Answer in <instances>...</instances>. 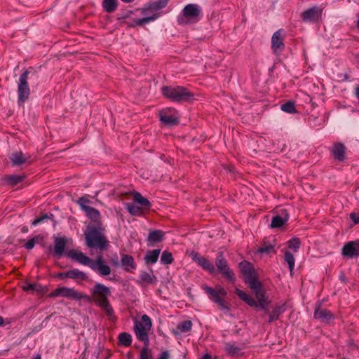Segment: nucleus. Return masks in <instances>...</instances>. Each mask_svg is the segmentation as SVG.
Here are the masks:
<instances>
[{"label": "nucleus", "mask_w": 359, "mask_h": 359, "mask_svg": "<svg viewBox=\"0 0 359 359\" xmlns=\"http://www.w3.org/2000/svg\"><path fill=\"white\" fill-rule=\"evenodd\" d=\"M248 287L253 291L257 300L238 288L236 289L235 292L241 300L250 307L264 311V313L262 316V318H264L269 312L268 306L271 303V301L268 300L266 290L259 280L255 282V285L252 283L248 285Z\"/></svg>", "instance_id": "obj_1"}, {"label": "nucleus", "mask_w": 359, "mask_h": 359, "mask_svg": "<svg viewBox=\"0 0 359 359\" xmlns=\"http://www.w3.org/2000/svg\"><path fill=\"white\" fill-rule=\"evenodd\" d=\"M90 291V296L82 292L81 299L90 303L93 302L111 319L114 316V311L109 300V297L111 294L110 288L104 284L96 283Z\"/></svg>", "instance_id": "obj_2"}, {"label": "nucleus", "mask_w": 359, "mask_h": 359, "mask_svg": "<svg viewBox=\"0 0 359 359\" xmlns=\"http://www.w3.org/2000/svg\"><path fill=\"white\" fill-rule=\"evenodd\" d=\"M67 255L75 259L79 264L89 266L93 271L102 276H109L111 273V268L106 264L105 260L100 254L97 256L95 260L85 255L82 252L76 250H71L67 252Z\"/></svg>", "instance_id": "obj_3"}, {"label": "nucleus", "mask_w": 359, "mask_h": 359, "mask_svg": "<svg viewBox=\"0 0 359 359\" xmlns=\"http://www.w3.org/2000/svg\"><path fill=\"white\" fill-rule=\"evenodd\" d=\"M86 245L89 248L99 250L102 253L109 247V241L104 235V228L101 224H89L84 232Z\"/></svg>", "instance_id": "obj_4"}, {"label": "nucleus", "mask_w": 359, "mask_h": 359, "mask_svg": "<svg viewBox=\"0 0 359 359\" xmlns=\"http://www.w3.org/2000/svg\"><path fill=\"white\" fill-rule=\"evenodd\" d=\"M162 95L167 99L181 103L183 102H189L194 100V94L188 88L181 86H166L161 88Z\"/></svg>", "instance_id": "obj_5"}, {"label": "nucleus", "mask_w": 359, "mask_h": 359, "mask_svg": "<svg viewBox=\"0 0 359 359\" xmlns=\"http://www.w3.org/2000/svg\"><path fill=\"white\" fill-rule=\"evenodd\" d=\"M203 290L208 295L210 299L219 306V309L228 312L231 309V304L224 299L227 295L226 290L220 285H217L215 289L209 286H204Z\"/></svg>", "instance_id": "obj_6"}, {"label": "nucleus", "mask_w": 359, "mask_h": 359, "mask_svg": "<svg viewBox=\"0 0 359 359\" xmlns=\"http://www.w3.org/2000/svg\"><path fill=\"white\" fill-rule=\"evenodd\" d=\"M151 327L152 322L147 314L142 316L141 321L137 320L135 321L134 332L136 337L139 341H142L146 346L149 345L148 332L151 329Z\"/></svg>", "instance_id": "obj_7"}, {"label": "nucleus", "mask_w": 359, "mask_h": 359, "mask_svg": "<svg viewBox=\"0 0 359 359\" xmlns=\"http://www.w3.org/2000/svg\"><path fill=\"white\" fill-rule=\"evenodd\" d=\"M215 264L216 273H219L222 274V276L231 283H235L236 280L235 273L233 270L230 269L223 252H219L217 253L215 259Z\"/></svg>", "instance_id": "obj_8"}, {"label": "nucleus", "mask_w": 359, "mask_h": 359, "mask_svg": "<svg viewBox=\"0 0 359 359\" xmlns=\"http://www.w3.org/2000/svg\"><path fill=\"white\" fill-rule=\"evenodd\" d=\"M201 14L200 7L194 4H187L182 11V14L177 17L179 25H187L198 21V17Z\"/></svg>", "instance_id": "obj_9"}, {"label": "nucleus", "mask_w": 359, "mask_h": 359, "mask_svg": "<svg viewBox=\"0 0 359 359\" xmlns=\"http://www.w3.org/2000/svg\"><path fill=\"white\" fill-rule=\"evenodd\" d=\"M29 74V71L26 69L20 76L18 88L19 103H24L29 98L30 94L27 82Z\"/></svg>", "instance_id": "obj_10"}, {"label": "nucleus", "mask_w": 359, "mask_h": 359, "mask_svg": "<svg viewBox=\"0 0 359 359\" xmlns=\"http://www.w3.org/2000/svg\"><path fill=\"white\" fill-rule=\"evenodd\" d=\"M82 292H79L74 288L67 287H59L53 290L48 294V297L53 298L56 297H66L72 300H81Z\"/></svg>", "instance_id": "obj_11"}, {"label": "nucleus", "mask_w": 359, "mask_h": 359, "mask_svg": "<svg viewBox=\"0 0 359 359\" xmlns=\"http://www.w3.org/2000/svg\"><path fill=\"white\" fill-rule=\"evenodd\" d=\"M241 272L243 274L244 282L248 285H255V282L259 280L257 273L251 263L247 261L242 262L239 264Z\"/></svg>", "instance_id": "obj_12"}, {"label": "nucleus", "mask_w": 359, "mask_h": 359, "mask_svg": "<svg viewBox=\"0 0 359 359\" xmlns=\"http://www.w3.org/2000/svg\"><path fill=\"white\" fill-rule=\"evenodd\" d=\"M285 34L283 29L275 32L271 37V49L276 55H280L285 48Z\"/></svg>", "instance_id": "obj_13"}, {"label": "nucleus", "mask_w": 359, "mask_h": 359, "mask_svg": "<svg viewBox=\"0 0 359 359\" xmlns=\"http://www.w3.org/2000/svg\"><path fill=\"white\" fill-rule=\"evenodd\" d=\"M177 111L173 108H167L159 111V119L165 126H175L179 120L176 116Z\"/></svg>", "instance_id": "obj_14"}, {"label": "nucleus", "mask_w": 359, "mask_h": 359, "mask_svg": "<svg viewBox=\"0 0 359 359\" xmlns=\"http://www.w3.org/2000/svg\"><path fill=\"white\" fill-rule=\"evenodd\" d=\"M192 259L201 266L204 270L209 272L210 274L214 275L216 273V269L214 264L210 262L207 258L201 256L197 252H193L191 254Z\"/></svg>", "instance_id": "obj_15"}, {"label": "nucleus", "mask_w": 359, "mask_h": 359, "mask_svg": "<svg viewBox=\"0 0 359 359\" xmlns=\"http://www.w3.org/2000/svg\"><path fill=\"white\" fill-rule=\"evenodd\" d=\"M88 200L84 197H81L79 198L78 203L81 205V208L85 210L87 216L91 219L93 224H90L91 225H98V224H101L100 222V214L99 211L92 207L85 205L83 203L87 202Z\"/></svg>", "instance_id": "obj_16"}, {"label": "nucleus", "mask_w": 359, "mask_h": 359, "mask_svg": "<svg viewBox=\"0 0 359 359\" xmlns=\"http://www.w3.org/2000/svg\"><path fill=\"white\" fill-rule=\"evenodd\" d=\"M341 254L349 258L359 256V240L348 242L342 248Z\"/></svg>", "instance_id": "obj_17"}, {"label": "nucleus", "mask_w": 359, "mask_h": 359, "mask_svg": "<svg viewBox=\"0 0 359 359\" xmlns=\"http://www.w3.org/2000/svg\"><path fill=\"white\" fill-rule=\"evenodd\" d=\"M121 263L123 269L127 272L133 273L136 269L137 266L132 255L122 254Z\"/></svg>", "instance_id": "obj_18"}, {"label": "nucleus", "mask_w": 359, "mask_h": 359, "mask_svg": "<svg viewBox=\"0 0 359 359\" xmlns=\"http://www.w3.org/2000/svg\"><path fill=\"white\" fill-rule=\"evenodd\" d=\"M322 10L317 6L306 10L302 13V18L304 21H316L321 15Z\"/></svg>", "instance_id": "obj_19"}, {"label": "nucleus", "mask_w": 359, "mask_h": 359, "mask_svg": "<svg viewBox=\"0 0 359 359\" xmlns=\"http://www.w3.org/2000/svg\"><path fill=\"white\" fill-rule=\"evenodd\" d=\"M66 245L67 240L65 238H57L55 241L53 257L60 258L65 252Z\"/></svg>", "instance_id": "obj_20"}, {"label": "nucleus", "mask_w": 359, "mask_h": 359, "mask_svg": "<svg viewBox=\"0 0 359 359\" xmlns=\"http://www.w3.org/2000/svg\"><path fill=\"white\" fill-rule=\"evenodd\" d=\"M314 318L320 321H328L333 318V315L330 311L327 309H321L320 306H318L314 311Z\"/></svg>", "instance_id": "obj_21"}, {"label": "nucleus", "mask_w": 359, "mask_h": 359, "mask_svg": "<svg viewBox=\"0 0 359 359\" xmlns=\"http://www.w3.org/2000/svg\"><path fill=\"white\" fill-rule=\"evenodd\" d=\"M285 311V304L279 305H276L271 312H268L269 313V319L268 323H271L272 322L277 320L280 316L282 315Z\"/></svg>", "instance_id": "obj_22"}, {"label": "nucleus", "mask_w": 359, "mask_h": 359, "mask_svg": "<svg viewBox=\"0 0 359 359\" xmlns=\"http://www.w3.org/2000/svg\"><path fill=\"white\" fill-rule=\"evenodd\" d=\"M346 147L341 142L336 143L333 145L332 153L335 159L343 161L345 159Z\"/></svg>", "instance_id": "obj_23"}, {"label": "nucleus", "mask_w": 359, "mask_h": 359, "mask_svg": "<svg viewBox=\"0 0 359 359\" xmlns=\"http://www.w3.org/2000/svg\"><path fill=\"white\" fill-rule=\"evenodd\" d=\"M68 276L69 278L75 280H83V281H88V275L84 273L83 271H81L79 270L78 269H73L68 271Z\"/></svg>", "instance_id": "obj_24"}, {"label": "nucleus", "mask_w": 359, "mask_h": 359, "mask_svg": "<svg viewBox=\"0 0 359 359\" xmlns=\"http://www.w3.org/2000/svg\"><path fill=\"white\" fill-rule=\"evenodd\" d=\"M133 200L135 203L140 204V207L143 208L147 212L150 210L151 203L147 198L143 197L140 193L135 192L133 196Z\"/></svg>", "instance_id": "obj_25"}, {"label": "nucleus", "mask_w": 359, "mask_h": 359, "mask_svg": "<svg viewBox=\"0 0 359 359\" xmlns=\"http://www.w3.org/2000/svg\"><path fill=\"white\" fill-rule=\"evenodd\" d=\"M140 280L138 281V283L142 287H145L148 284H154L156 279V276H151L146 271H142L140 273Z\"/></svg>", "instance_id": "obj_26"}, {"label": "nucleus", "mask_w": 359, "mask_h": 359, "mask_svg": "<svg viewBox=\"0 0 359 359\" xmlns=\"http://www.w3.org/2000/svg\"><path fill=\"white\" fill-rule=\"evenodd\" d=\"M158 17V14H154L151 16L143 18L141 19L136 18L132 23L127 22L128 27H135L136 26H141L145 23H149L151 21L156 20Z\"/></svg>", "instance_id": "obj_27"}, {"label": "nucleus", "mask_w": 359, "mask_h": 359, "mask_svg": "<svg viewBox=\"0 0 359 359\" xmlns=\"http://www.w3.org/2000/svg\"><path fill=\"white\" fill-rule=\"evenodd\" d=\"M126 208L129 213L133 216H143L147 212L143 208L133 203H128Z\"/></svg>", "instance_id": "obj_28"}, {"label": "nucleus", "mask_w": 359, "mask_h": 359, "mask_svg": "<svg viewBox=\"0 0 359 359\" xmlns=\"http://www.w3.org/2000/svg\"><path fill=\"white\" fill-rule=\"evenodd\" d=\"M160 253H161L160 249H154L153 250L147 251V252L144 257L145 263L146 264H155L158 261Z\"/></svg>", "instance_id": "obj_29"}, {"label": "nucleus", "mask_w": 359, "mask_h": 359, "mask_svg": "<svg viewBox=\"0 0 359 359\" xmlns=\"http://www.w3.org/2000/svg\"><path fill=\"white\" fill-rule=\"evenodd\" d=\"M164 237V232L161 230L151 231L148 235L147 241L150 243H159Z\"/></svg>", "instance_id": "obj_30"}, {"label": "nucleus", "mask_w": 359, "mask_h": 359, "mask_svg": "<svg viewBox=\"0 0 359 359\" xmlns=\"http://www.w3.org/2000/svg\"><path fill=\"white\" fill-rule=\"evenodd\" d=\"M118 3L117 0H103L102 7L107 13H113L117 9Z\"/></svg>", "instance_id": "obj_31"}, {"label": "nucleus", "mask_w": 359, "mask_h": 359, "mask_svg": "<svg viewBox=\"0 0 359 359\" xmlns=\"http://www.w3.org/2000/svg\"><path fill=\"white\" fill-rule=\"evenodd\" d=\"M11 160L14 165H20L27 161V158L22 151H17L12 154Z\"/></svg>", "instance_id": "obj_32"}, {"label": "nucleus", "mask_w": 359, "mask_h": 359, "mask_svg": "<svg viewBox=\"0 0 359 359\" xmlns=\"http://www.w3.org/2000/svg\"><path fill=\"white\" fill-rule=\"evenodd\" d=\"M224 350L229 355L234 357L239 355L241 348L236 346L234 344L226 343Z\"/></svg>", "instance_id": "obj_33"}, {"label": "nucleus", "mask_w": 359, "mask_h": 359, "mask_svg": "<svg viewBox=\"0 0 359 359\" xmlns=\"http://www.w3.org/2000/svg\"><path fill=\"white\" fill-rule=\"evenodd\" d=\"M118 343L125 347L130 346L132 344V337L128 332H121L118 337Z\"/></svg>", "instance_id": "obj_34"}, {"label": "nucleus", "mask_w": 359, "mask_h": 359, "mask_svg": "<svg viewBox=\"0 0 359 359\" xmlns=\"http://www.w3.org/2000/svg\"><path fill=\"white\" fill-rule=\"evenodd\" d=\"M168 4V0H158L150 3L147 8L151 11H158L165 8Z\"/></svg>", "instance_id": "obj_35"}, {"label": "nucleus", "mask_w": 359, "mask_h": 359, "mask_svg": "<svg viewBox=\"0 0 359 359\" xmlns=\"http://www.w3.org/2000/svg\"><path fill=\"white\" fill-rule=\"evenodd\" d=\"M287 219H283L279 215H276L272 218L271 227V228H280L284 225Z\"/></svg>", "instance_id": "obj_36"}, {"label": "nucleus", "mask_w": 359, "mask_h": 359, "mask_svg": "<svg viewBox=\"0 0 359 359\" xmlns=\"http://www.w3.org/2000/svg\"><path fill=\"white\" fill-rule=\"evenodd\" d=\"M25 178V175H8L6 177V181L8 184H11L12 186H15L18 184V183L22 182Z\"/></svg>", "instance_id": "obj_37"}, {"label": "nucleus", "mask_w": 359, "mask_h": 359, "mask_svg": "<svg viewBox=\"0 0 359 359\" xmlns=\"http://www.w3.org/2000/svg\"><path fill=\"white\" fill-rule=\"evenodd\" d=\"M260 253L269 254L271 252H275L274 246L270 243H266V241H263L262 245L258 248L257 250Z\"/></svg>", "instance_id": "obj_38"}, {"label": "nucleus", "mask_w": 359, "mask_h": 359, "mask_svg": "<svg viewBox=\"0 0 359 359\" xmlns=\"http://www.w3.org/2000/svg\"><path fill=\"white\" fill-rule=\"evenodd\" d=\"M284 259L288 264L290 272H292L294 267V257L292 252L286 251L284 255Z\"/></svg>", "instance_id": "obj_39"}, {"label": "nucleus", "mask_w": 359, "mask_h": 359, "mask_svg": "<svg viewBox=\"0 0 359 359\" xmlns=\"http://www.w3.org/2000/svg\"><path fill=\"white\" fill-rule=\"evenodd\" d=\"M174 259L171 252L165 250L163 252L161 257V262L163 264H170L173 262Z\"/></svg>", "instance_id": "obj_40"}, {"label": "nucleus", "mask_w": 359, "mask_h": 359, "mask_svg": "<svg viewBox=\"0 0 359 359\" xmlns=\"http://www.w3.org/2000/svg\"><path fill=\"white\" fill-rule=\"evenodd\" d=\"M281 109L283 111L290 114H294L297 112L294 103L291 101H288L281 105Z\"/></svg>", "instance_id": "obj_41"}, {"label": "nucleus", "mask_w": 359, "mask_h": 359, "mask_svg": "<svg viewBox=\"0 0 359 359\" xmlns=\"http://www.w3.org/2000/svg\"><path fill=\"white\" fill-rule=\"evenodd\" d=\"M192 323L191 320H184L180 323L177 328L182 332H187L191 330Z\"/></svg>", "instance_id": "obj_42"}, {"label": "nucleus", "mask_w": 359, "mask_h": 359, "mask_svg": "<svg viewBox=\"0 0 359 359\" xmlns=\"http://www.w3.org/2000/svg\"><path fill=\"white\" fill-rule=\"evenodd\" d=\"M149 346L144 345V347L141 350L139 359H152L151 351L149 349Z\"/></svg>", "instance_id": "obj_43"}, {"label": "nucleus", "mask_w": 359, "mask_h": 359, "mask_svg": "<svg viewBox=\"0 0 359 359\" xmlns=\"http://www.w3.org/2000/svg\"><path fill=\"white\" fill-rule=\"evenodd\" d=\"M288 248L290 249H293L295 252L300 247V240L298 238H293L288 241Z\"/></svg>", "instance_id": "obj_44"}, {"label": "nucleus", "mask_w": 359, "mask_h": 359, "mask_svg": "<svg viewBox=\"0 0 359 359\" xmlns=\"http://www.w3.org/2000/svg\"><path fill=\"white\" fill-rule=\"evenodd\" d=\"M40 236H36L29 239L25 244V248L27 250H32L36 242L39 241Z\"/></svg>", "instance_id": "obj_45"}, {"label": "nucleus", "mask_w": 359, "mask_h": 359, "mask_svg": "<svg viewBox=\"0 0 359 359\" xmlns=\"http://www.w3.org/2000/svg\"><path fill=\"white\" fill-rule=\"evenodd\" d=\"M36 287H37V283H27L22 286V290L27 292H34Z\"/></svg>", "instance_id": "obj_46"}, {"label": "nucleus", "mask_w": 359, "mask_h": 359, "mask_svg": "<svg viewBox=\"0 0 359 359\" xmlns=\"http://www.w3.org/2000/svg\"><path fill=\"white\" fill-rule=\"evenodd\" d=\"M48 290V288L46 287H43L39 284L37 283V287H36V289H34V291L36 292L39 294H43Z\"/></svg>", "instance_id": "obj_47"}, {"label": "nucleus", "mask_w": 359, "mask_h": 359, "mask_svg": "<svg viewBox=\"0 0 359 359\" xmlns=\"http://www.w3.org/2000/svg\"><path fill=\"white\" fill-rule=\"evenodd\" d=\"M48 218V216L47 214H46L42 217H37L35 219H34L32 224V225L36 226L38 224L42 222L44 219H46Z\"/></svg>", "instance_id": "obj_48"}, {"label": "nucleus", "mask_w": 359, "mask_h": 359, "mask_svg": "<svg viewBox=\"0 0 359 359\" xmlns=\"http://www.w3.org/2000/svg\"><path fill=\"white\" fill-rule=\"evenodd\" d=\"M53 276L58 278L61 280H63L65 278H69L68 271L65 273H57L55 274Z\"/></svg>", "instance_id": "obj_49"}, {"label": "nucleus", "mask_w": 359, "mask_h": 359, "mask_svg": "<svg viewBox=\"0 0 359 359\" xmlns=\"http://www.w3.org/2000/svg\"><path fill=\"white\" fill-rule=\"evenodd\" d=\"M350 218L355 224L359 223V215L355 212H352L350 214Z\"/></svg>", "instance_id": "obj_50"}, {"label": "nucleus", "mask_w": 359, "mask_h": 359, "mask_svg": "<svg viewBox=\"0 0 359 359\" xmlns=\"http://www.w3.org/2000/svg\"><path fill=\"white\" fill-rule=\"evenodd\" d=\"M170 358V354L168 351H163L160 355L158 359H169Z\"/></svg>", "instance_id": "obj_51"}, {"label": "nucleus", "mask_w": 359, "mask_h": 359, "mask_svg": "<svg viewBox=\"0 0 359 359\" xmlns=\"http://www.w3.org/2000/svg\"><path fill=\"white\" fill-rule=\"evenodd\" d=\"M111 264L115 266H118L119 265V261H118V258L117 256H116L115 257H113L111 258Z\"/></svg>", "instance_id": "obj_52"}, {"label": "nucleus", "mask_w": 359, "mask_h": 359, "mask_svg": "<svg viewBox=\"0 0 359 359\" xmlns=\"http://www.w3.org/2000/svg\"><path fill=\"white\" fill-rule=\"evenodd\" d=\"M355 95L358 97L359 102V85L355 88Z\"/></svg>", "instance_id": "obj_53"}, {"label": "nucleus", "mask_w": 359, "mask_h": 359, "mask_svg": "<svg viewBox=\"0 0 359 359\" xmlns=\"http://www.w3.org/2000/svg\"><path fill=\"white\" fill-rule=\"evenodd\" d=\"M21 231L22 233H27L28 232V228L27 226H23L22 229H21Z\"/></svg>", "instance_id": "obj_54"}, {"label": "nucleus", "mask_w": 359, "mask_h": 359, "mask_svg": "<svg viewBox=\"0 0 359 359\" xmlns=\"http://www.w3.org/2000/svg\"><path fill=\"white\" fill-rule=\"evenodd\" d=\"M4 325V318L2 316H0V326H3Z\"/></svg>", "instance_id": "obj_55"}, {"label": "nucleus", "mask_w": 359, "mask_h": 359, "mask_svg": "<svg viewBox=\"0 0 359 359\" xmlns=\"http://www.w3.org/2000/svg\"><path fill=\"white\" fill-rule=\"evenodd\" d=\"M124 3H131L133 2L134 0H121Z\"/></svg>", "instance_id": "obj_56"}, {"label": "nucleus", "mask_w": 359, "mask_h": 359, "mask_svg": "<svg viewBox=\"0 0 359 359\" xmlns=\"http://www.w3.org/2000/svg\"><path fill=\"white\" fill-rule=\"evenodd\" d=\"M128 16H129V15H126L123 16L121 18H118V20H121L122 19H125V18H128Z\"/></svg>", "instance_id": "obj_57"}, {"label": "nucleus", "mask_w": 359, "mask_h": 359, "mask_svg": "<svg viewBox=\"0 0 359 359\" xmlns=\"http://www.w3.org/2000/svg\"><path fill=\"white\" fill-rule=\"evenodd\" d=\"M33 359H41V355H37Z\"/></svg>", "instance_id": "obj_58"}, {"label": "nucleus", "mask_w": 359, "mask_h": 359, "mask_svg": "<svg viewBox=\"0 0 359 359\" xmlns=\"http://www.w3.org/2000/svg\"><path fill=\"white\" fill-rule=\"evenodd\" d=\"M356 27L359 29V18L358 20H357Z\"/></svg>", "instance_id": "obj_59"}]
</instances>
